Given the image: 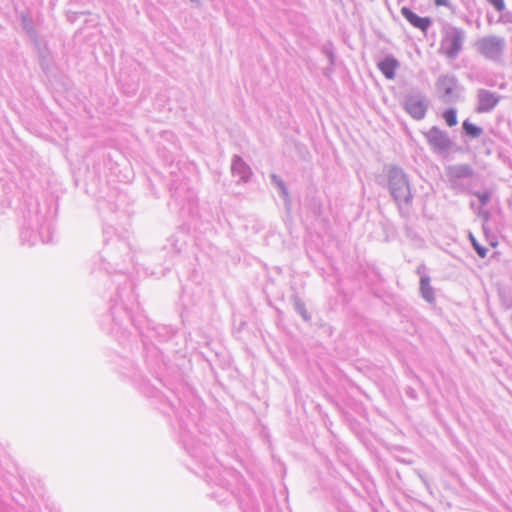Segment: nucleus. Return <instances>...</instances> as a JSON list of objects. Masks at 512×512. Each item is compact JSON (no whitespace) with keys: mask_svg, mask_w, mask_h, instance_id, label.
<instances>
[{"mask_svg":"<svg viewBox=\"0 0 512 512\" xmlns=\"http://www.w3.org/2000/svg\"><path fill=\"white\" fill-rule=\"evenodd\" d=\"M504 46V39L496 36L484 37L477 42L478 51L492 61H498L501 58Z\"/></svg>","mask_w":512,"mask_h":512,"instance_id":"obj_1","label":"nucleus"},{"mask_svg":"<svg viewBox=\"0 0 512 512\" xmlns=\"http://www.w3.org/2000/svg\"><path fill=\"white\" fill-rule=\"evenodd\" d=\"M501 96L488 89L481 88L477 91V105L476 112L488 113L491 112L500 102Z\"/></svg>","mask_w":512,"mask_h":512,"instance_id":"obj_2","label":"nucleus"},{"mask_svg":"<svg viewBox=\"0 0 512 512\" xmlns=\"http://www.w3.org/2000/svg\"><path fill=\"white\" fill-rule=\"evenodd\" d=\"M405 109L413 118L421 119L425 115L426 105L422 99L411 95L408 96L405 100Z\"/></svg>","mask_w":512,"mask_h":512,"instance_id":"obj_3","label":"nucleus"},{"mask_svg":"<svg viewBox=\"0 0 512 512\" xmlns=\"http://www.w3.org/2000/svg\"><path fill=\"white\" fill-rule=\"evenodd\" d=\"M401 14L411 25L423 31H425L430 25L429 18L420 17L407 7L401 8Z\"/></svg>","mask_w":512,"mask_h":512,"instance_id":"obj_4","label":"nucleus"},{"mask_svg":"<svg viewBox=\"0 0 512 512\" xmlns=\"http://www.w3.org/2000/svg\"><path fill=\"white\" fill-rule=\"evenodd\" d=\"M472 174L473 170L467 164L450 166V187H456V179L470 178Z\"/></svg>","mask_w":512,"mask_h":512,"instance_id":"obj_5","label":"nucleus"},{"mask_svg":"<svg viewBox=\"0 0 512 512\" xmlns=\"http://www.w3.org/2000/svg\"><path fill=\"white\" fill-rule=\"evenodd\" d=\"M465 38V34L459 29H450V59L455 58L460 50Z\"/></svg>","mask_w":512,"mask_h":512,"instance_id":"obj_6","label":"nucleus"},{"mask_svg":"<svg viewBox=\"0 0 512 512\" xmlns=\"http://www.w3.org/2000/svg\"><path fill=\"white\" fill-rule=\"evenodd\" d=\"M391 191L395 198H400L407 191V183L403 176H395L390 181Z\"/></svg>","mask_w":512,"mask_h":512,"instance_id":"obj_7","label":"nucleus"},{"mask_svg":"<svg viewBox=\"0 0 512 512\" xmlns=\"http://www.w3.org/2000/svg\"><path fill=\"white\" fill-rule=\"evenodd\" d=\"M398 66V63L393 58H386L381 61L378 65L381 72L388 78L392 79L395 75V70Z\"/></svg>","mask_w":512,"mask_h":512,"instance_id":"obj_8","label":"nucleus"},{"mask_svg":"<svg viewBox=\"0 0 512 512\" xmlns=\"http://www.w3.org/2000/svg\"><path fill=\"white\" fill-rule=\"evenodd\" d=\"M462 130L464 136L470 138V139H476L481 136L483 133V129L480 126H477L469 121V119H466L462 123Z\"/></svg>","mask_w":512,"mask_h":512,"instance_id":"obj_9","label":"nucleus"},{"mask_svg":"<svg viewBox=\"0 0 512 512\" xmlns=\"http://www.w3.org/2000/svg\"><path fill=\"white\" fill-rule=\"evenodd\" d=\"M427 138L436 147H439L444 142V134L436 128H432L427 132Z\"/></svg>","mask_w":512,"mask_h":512,"instance_id":"obj_10","label":"nucleus"},{"mask_svg":"<svg viewBox=\"0 0 512 512\" xmlns=\"http://www.w3.org/2000/svg\"><path fill=\"white\" fill-rule=\"evenodd\" d=\"M420 289L423 297L431 301L432 300V288L429 285V280L427 278H422L420 281Z\"/></svg>","mask_w":512,"mask_h":512,"instance_id":"obj_11","label":"nucleus"},{"mask_svg":"<svg viewBox=\"0 0 512 512\" xmlns=\"http://www.w3.org/2000/svg\"><path fill=\"white\" fill-rule=\"evenodd\" d=\"M474 195L478 198L481 206H485L491 200L492 192L490 190H484V191L474 192Z\"/></svg>","mask_w":512,"mask_h":512,"instance_id":"obj_12","label":"nucleus"},{"mask_svg":"<svg viewBox=\"0 0 512 512\" xmlns=\"http://www.w3.org/2000/svg\"><path fill=\"white\" fill-rule=\"evenodd\" d=\"M471 241H472V244H473V247L475 249V251L477 252V254L481 257V258H485L486 255H487V252H488V249L481 246L476 240L475 238H473V236L471 235Z\"/></svg>","mask_w":512,"mask_h":512,"instance_id":"obj_13","label":"nucleus"},{"mask_svg":"<svg viewBox=\"0 0 512 512\" xmlns=\"http://www.w3.org/2000/svg\"><path fill=\"white\" fill-rule=\"evenodd\" d=\"M489 2L493 5V7L498 11L501 12L505 9V3L504 0H489Z\"/></svg>","mask_w":512,"mask_h":512,"instance_id":"obj_14","label":"nucleus"},{"mask_svg":"<svg viewBox=\"0 0 512 512\" xmlns=\"http://www.w3.org/2000/svg\"><path fill=\"white\" fill-rule=\"evenodd\" d=\"M457 124V111L450 107V127Z\"/></svg>","mask_w":512,"mask_h":512,"instance_id":"obj_15","label":"nucleus"},{"mask_svg":"<svg viewBox=\"0 0 512 512\" xmlns=\"http://www.w3.org/2000/svg\"><path fill=\"white\" fill-rule=\"evenodd\" d=\"M479 214L482 215L484 219H488V217H489V212L488 211L480 210Z\"/></svg>","mask_w":512,"mask_h":512,"instance_id":"obj_16","label":"nucleus"},{"mask_svg":"<svg viewBox=\"0 0 512 512\" xmlns=\"http://www.w3.org/2000/svg\"><path fill=\"white\" fill-rule=\"evenodd\" d=\"M435 4H436L437 6L445 5V4H446V0H436V1H435Z\"/></svg>","mask_w":512,"mask_h":512,"instance_id":"obj_17","label":"nucleus"},{"mask_svg":"<svg viewBox=\"0 0 512 512\" xmlns=\"http://www.w3.org/2000/svg\"><path fill=\"white\" fill-rule=\"evenodd\" d=\"M443 118L445 119V121L448 123V111H444L443 112Z\"/></svg>","mask_w":512,"mask_h":512,"instance_id":"obj_18","label":"nucleus"},{"mask_svg":"<svg viewBox=\"0 0 512 512\" xmlns=\"http://www.w3.org/2000/svg\"><path fill=\"white\" fill-rule=\"evenodd\" d=\"M453 81H454V79H453L452 77H450V79H449L450 86L452 85ZM451 89H452V88L450 87V90H451Z\"/></svg>","mask_w":512,"mask_h":512,"instance_id":"obj_19","label":"nucleus"}]
</instances>
